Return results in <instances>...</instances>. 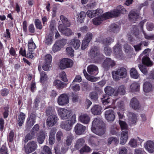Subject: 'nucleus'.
Listing matches in <instances>:
<instances>
[{"mask_svg":"<svg viewBox=\"0 0 154 154\" xmlns=\"http://www.w3.org/2000/svg\"><path fill=\"white\" fill-rule=\"evenodd\" d=\"M139 13L136 10H131L128 15L129 19L130 21L134 23L139 18Z\"/></svg>","mask_w":154,"mask_h":154,"instance_id":"2eb2a0df","label":"nucleus"},{"mask_svg":"<svg viewBox=\"0 0 154 154\" xmlns=\"http://www.w3.org/2000/svg\"><path fill=\"white\" fill-rule=\"evenodd\" d=\"M45 112L47 116H51V115H56L55 114V110L54 108L52 107H48L46 109Z\"/></svg>","mask_w":154,"mask_h":154,"instance_id":"a19ab883","label":"nucleus"},{"mask_svg":"<svg viewBox=\"0 0 154 154\" xmlns=\"http://www.w3.org/2000/svg\"><path fill=\"white\" fill-rule=\"evenodd\" d=\"M28 51L27 52V56L31 59H32L34 57L33 53V50L35 48V45L32 39H30L28 44Z\"/></svg>","mask_w":154,"mask_h":154,"instance_id":"9d476101","label":"nucleus"},{"mask_svg":"<svg viewBox=\"0 0 154 154\" xmlns=\"http://www.w3.org/2000/svg\"><path fill=\"white\" fill-rule=\"evenodd\" d=\"M85 140L82 138H80L77 139L76 142L74 147L77 149H79L85 145Z\"/></svg>","mask_w":154,"mask_h":154,"instance_id":"b1692460","label":"nucleus"},{"mask_svg":"<svg viewBox=\"0 0 154 154\" xmlns=\"http://www.w3.org/2000/svg\"><path fill=\"white\" fill-rule=\"evenodd\" d=\"M58 29L61 33L66 36H69L72 34V30L68 28H63L62 25H60L58 27Z\"/></svg>","mask_w":154,"mask_h":154,"instance_id":"a211bd4d","label":"nucleus"},{"mask_svg":"<svg viewBox=\"0 0 154 154\" xmlns=\"http://www.w3.org/2000/svg\"><path fill=\"white\" fill-rule=\"evenodd\" d=\"M143 63L147 66H151L152 65V62L151 61L149 58L147 56H144L142 60Z\"/></svg>","mask_w":154,"mask_h":154,"instance_id":"4c0bfd02","label":"nucleus"},{"mask_svg":"<svg viewBox=\"0 0 154 154\" xmlns=\"http://www.w3.org/2000/svg\"><path fill=\"white\" fill-rule=\"evenodd\" d=\"M119 123L122 130L127 129L128 126L125 122L119 120Z\"/></svg>","mask_w":154,"mask_h":154,"instance_id":"864d4df0","label":"nucleus"},{"mask_svg":"<svg viewBox=\"0 0 154 154\" xmlns=\"http://www.w3.org/2000/svg\"><path fill=\"white\" fill-rule=\"evenodd\" d=\"M69 102V97L68 95L65 94H61L57 100V103L58 104L61 106H63L67 104Z\"/></svg>","mask_w":154,"mask_h":154,"instance_id":"ddd939ff","label":"nucleus"},{"mask_svg":"<svg viewBox=\"0 0 154 154\" xmlns=\"http://www.w3.org/2000/svg\"><path fill=\"white\" fill-rule=\"evenodd\" d=\"M73 63V61L71 59L68 58H63L60 61L59 67L61 69H64L71 67Z\"/></svg>","mask_w":154,"mask_h":154,"instance_id":"39448f33","label":"nucleus"},{"mask_svg":"<svg viewBox=\"0 0 154 154\" xmlns=\"http://www.w3.org/2000/svg\"><path fill=\"white\" fill-rule=\"evenodd\" d=\"M91 130L93 132L96 134V118H95L92 122Z\"/></svg>","mask_w":154,"mask_h":154,"instance_id":"052dcab7","label":"nucleus"},{"mask_svg":"<svg viewBox=\"0 0 154 154\" xmlns=\"http://www.w3.org/2000/svg\"><path fill=\"white\" fill-rule=\"evenodd\" d=\"M128 122L130 125H135L137 121V116L135 114L129 112L128 114Z\"/></svg>","mask_w":154,"mask_h":154,"instance_id":"dca6fc26","label":"nucleus"},{"mask_svg":"<svg viewBox=\"0 0 154 154\" xmlns=\"http://www.w3.org/2000/svg\"><path fill=\"white\" fill-rule=\"evenodd\" d=\"M115 65V63L114 60L110 58H108L105 60L103 63V66L104 68H108L110 66L112 67Z\"/></svg>","mask_w":154,"mask_h":154,"instance_id":"aec40b11","label":"nucleus"},{"mask_svg":"<svg viewBox=\"0 0 154 154\" xmlns=\"http://www.w3.org/2000/svg\"><path fill=\"white\" fill-rule=\"evenodd\" d=\"M113 51L116 57L119 58L122 54L121 47L119 44H117L113 48Z\"/></svg>","mask_w":154,"mask_h":154,"instance_id":"4be33fe9","label":"nucleus"},{"mask_svg":"<svg viewBox=\"0 0 154 154\" xmlns=\"http://www.w3.org/2000/svg\"><path fill=\"white\" fill-rule=\"evenodd\" d=\"M92 37V34L91 32H88L86 35L85 39L82 41L81 46L82 50H84L87 48Z\"/></svg>","mask_w":154,"mask_h":154,"instance_id":"f8f14e48","label":"nucleus"},{"mask_svg":"<svg viewBox=\"0 0 154 154\" xmlns=\"http://www.w3.org/2000/svg\"><path fill=\"white\" fill-rule=\"evenodd\" d=\"M140 85L136 82H134L130 86L131 91L132 92L138 91L139 90Z\"/></svg>","mask_w":154,"mask_h":154,"instance_id":"c9c22d12","label":"nucleus"},{"mask_svg":"<svg viewBox=\"0 0 154 154\" xmlns=\"http://www.w3.org/2000/svg\"><path fill=\"white\" fill-rule=\"evenodd\" d=\"M40 82L42 83H44L47 80L48 76L47 74L45 72L42 71L40 73Z\"/></svg>","mask_w":154,"mask_h":154,"instance_id":"c03bdc74","label":"nucleus"},{"mask_svg":"<svg viewBox=\"0 0 154 154\" xmlns=\"http://www.w3.org/2000/svg\"><path fill=\"white\" fill-rule=\"evenodd\" d=\"M58 113L63 120L68 119L71 116V111L63 108L59 109L58 110Z\"/></svg>","mask_w":154,"mask_h":154,"instance_id":"0eeeda50","label":"nucleus"},{"mask_svg":"<svg viewBox=\"0 0 154 154\" xmlns=\"http://www.w3.org/2000/svg\"><path fill=\"white\" fill-rule=\"evenodd\" d=\"M44 152H41V154H52L50 148L47 146H45L43 148Z\"/></svg>","mask_w":154,"mask_h":154,"instance_id":"13d9d810","label":"nucleus"},{"mask_svg":"<svg viewBox=\"0 0 154 154\" xmlns=\"http://www.w3.org/2000/svg\"><path fill=\"white\" fill-rule=\"evenodd\" d=\"M130 106L134 109H136L139 107V103L138 100L135 98H132L131 100Z\"/></svg>","mask_w":154,"mask_h":154,"instance_id":"a878e982","label":"nucleus"},{"mask_svg":"<svg viewBox=\"0 0 154 154\" xmlns=\"http://www.w3.org/2000/svg\"><path fill=\"white\" fill-rule=\"evenodd\" d=\"M60 18L64 26L66 27H69L71 25L70 22L63 15H61Z\"/></svg>","mask_w":154,"mask_h":154,"instance_id":"473e14b6","label":"nucleus"},{"mask_svg":"<svg viewBox=\"0 0 154 154\" xmlns=\"http://www.w3.org/2000/svg\"><path fill=\"white\" fill-rule=\"evenodd\" d=\"M54 85L57 89H60L66 87L67 84L62 82L59 80H56L54 81Z\"/></svg>","mask_w":154,"mask_h":154,"instance_id":"bb28decb","label":"nucleus"},{"mask_svg":"<svg viewBox=\"0 0 154 154\" xmlns=\"http://www.w3.org/2000/svg\"><path fill=\"white\" fill-rule=\"evenodd\" d=\"M14 133L12 130H11L8 137V140L10 143L12 142L14 140Z\"/></svg>","mask_w":154,"mask_h":154,"instance_id":"bf43d9fd","label":"nucleus"},{"mask_svg":"<svg viewBox=\"0 0 154 154\" xmlns=\"http://www.w3.org/2000/svg\"><path fill=\"white\" fill-rule=\"evenodd\" d=\"M34 23L36 29L41 30L42 29L43 26L41 21L39 19H35V20Z\"/></svg>","mask_w":154,"mask_h":154,"instance_id":"a18cd8bd","label":"nucleus"},{"mask_svg":"<svg viewBox=\"0 0 154 154\" xmlns=\"http://www.w3.org/2000/svg\"><path fill=\"white\" fill-rule=\"evenodd\" d=\"M91 151V149L88 146L86 145H84L82 148L80 149L79 151L81 154H82L84 152H90Z\"/></svg>","mask_w":154,"mask_h":154,"instance_id":"3c124183","label":"nucleus"},{"mask_svg":"<svg viewBox=\"0 0 154 154\" xmlns=\"http://www.w3.org/2000/svg\"><path fill=\"white\" fill-rule=\"evenodd\" d=\"M119 30V26L115 23L111 24L109 26L108 31L111 32L117 33Z\"/></svg>","mask_w":154,"mask_h":154,"instance_id":"c756f323","label":"nucleus"},{"mask_svg":"<svg viewBox=\"0 0 154 154\" xmlns=\"http://www.w3.org/2000/svg\"><path fill=\"white\" fill-rule=\"evenodd\" d=\"M70 44L71 46L74 48L75 49H78L80 46L81 42L80 40L77 38L72 39Z\"/></svg>","mask_w":154,"mask_h":154,"instance_id":"393cba45","label":"nucleus"},{"mask_svg":"<svg viewBox=\"0 0 154 154\" xmlns=\"http://www.w3.org/2000/svg\"><path fill=\"white\" fill-rule=\"evenodd\" d=\"M53 37L52 34L50 33L46 34L45 38V44L48 45H51L52 43Z\"/></svg>","mask_w":154,"mask_h":154,"instance_id":"e433bc0d","label":"nucleus"},{"mask_svg":"<svg viewBox=\"0 0 154 154\" xmlns=\"http://www.w3.org/2000/svg\"><path fill=\"white\" fill-rule=\"evenodd\" d=\"M39 129V126L38 124H36L35 125L31 131L32 132H33L36 135L37 134L38 132Z\"/></svg>","mask_w":154,"mask_h":154,"instance_id":"0e129e2a","label":"nucleus"},{"mask_svg":"<svg viewBox=\"0 0 154 154\" xmlns=\"http://www.w3.org/2000/svg\"><path fill=\"white\" fill-rule=\"evenodd\" d=\"M7 149L5 146L3 145L0 149V152L2 154H8Z\"/></svg>","mask_w":154,"mask_h":154,"instance_id":"774afa93","label":"nucleus"},{"mask_svg":"<svg viewBox=\"0 0 154 154\" xmlns=\"http://www.w3.org/2000/svg\"><path fill=\"white\" fill-rule=\"evenodd\" d=\"M138 67L141 72L144 74H146L147 72V69L146 66L142 65H138Z\"/></svg>","mask_w":154,"mask_h":154,"instance_id":"6e6d98bb","label":"nucleus"},{"mask_svg":"<svg viewBox=\"0 0 154 154\" xmlns=\"http://www.w3.org/2000/svg\"><path fill=\"white\" fill-rule=\"evenodd\" d=\"M105 93L109 95H112L114 92V89L110 86H107L105 89Z\"/></svg>","mask_w":154,"mask_h":154,"instance_id":"09e8293b","label":"nucleus"},{"mask_svg":"<svg viewBox=\"0 0 154 154\" xmlns=\"http://www.w3.org/2000/svg\"><path fill=\"white\" fill-rule=\"evenodd\" d=\"M89 56L91 59H93L96 56V46L92 47L89 53Z\"/></svg>","mask_w":154,"mask_h":154,"instance_id":"79ce46f5","label":"nucleus"},{"mask_svg":"<svg viewBox=\"0 0 154 154\" xmlns=\"http://www.w3.org/2000/svg\"><path fill=\"white\" fill-rule=\"evenodd\" d=\"M60 77L61 79L65 82H67L68 80L66 77V73L64 71H63L60 73Z\"/></svg>","mask_w":154,"mask_h":154,"instance_id":"338daca9","label":"nucleus"},{"mask_svg":"<svg viewBox=\"0 0 154 154\" xmlns=\"http://www.w3.org/2000/svg\"><path fill=\"white\" fill-rule=\"evenodd\" d=\"M37 147V142L31 141L24 146V151L26 154H29L35 151Z\"/></svg>","mask_w":154,"mask_h":154,"instance_id":"423d86ee","label":"nucleus"},{"mask_svg":"<svg viewBox=\"0 0 154 154\" xmlns=\"http://www.w3.org/2000/svg\"><path fill=\"white\" fill-rule=\"evenodd\" d=\"M36 115L32 113L27 118L26 123V127L27 129L31 128L36 122Z\"/></svg>","mask_w":154,"mask_h":154,"instance_id":"1a4fd4ad","label":"nucleus"},{"mask_svg":"<svg viewBox=\"0 0 154 154\" xmlns=\"http://www.w3.org/2000/svg\"><path fill=\"white\" fill-rule=\"evenodd\" d=\"M152 85L148 82H146L143 85V90L145 92H148L151 91Z\"/></svg>","mask_w":154,"mask_h":154,"instance_id":"2f4dec72","label":"nucleus"},{"mask_svg":"<svg viewBox=\"0 0 154 154\" xmlns=\"http://www.w3.org/2000/svg\"><path fill=\"white\" fill-rule=\"evenodd\" d=\"M36 134L30 131V132L27 134L25 136L24 142L27 143L29 140H30L35 137Z\"/></svg>","mask_w":154,"mask_h":154,"instance_id":"58836bf2","label":"nucleus"},{"mask_svg":"<svg viewBox=\"0 0 154 154\" xmlns=\"http://www.w3.org/2000/svg\"><path fill=\"white\" fill-rule=\"evenodd\" d=\"M9 93V91L6 88H4L2 89L1 91L0 94L2 97H5L7 96Z\"/></svg>","mask_w":154,"mask_h":154,"instance_id":"e2e57ef3","label":"nucleus"},{"mask_svg":"<svg viewBox=\"0 0 154 154\" xmlns=\"http://www.w3.org/2000/svg\"><path fill=\"white\" fill-rule=\"evenodd\" d=\"M45 138V132L43 131L40 132L37 137V141L39 144H42L44 142Z\"/></svg>","mask_w":154,"mask_h":154,"instance_id":"7c9ffc66","label":"nucleus"},{"mask_svg":"<svg viewBox=\"0 0 154 154\" xmlns=\"http://www.w3.org/2000/svg\"><path fill=\"white\" fill-rule=\"evenodd\" d=\"M106 119L108 122H112L115 119V116L114 112L112 113L110 115H105Z\"/></svg>","mask_w":154,"mask_h":154,"instance_id":"5fc2aeb1","label":"nucleus"},{"mask_svg":"<svg viewBox=\"0 0 154 154\" xmlns=\"http://www.w3.org/2000/svg\"><path fill=\"white\" fill-rule=\"evenodd\" d=\"M113 41V37H108L106 39H104L102 42L105 45H109Z\"/></svg>","mask_w":154,"mask_h":154,"instance_id":"de8ad7c7","label":"nucleus"},{"mask_svg":"<svg viewBox=\"0 0 154 154\" xmlns=\"http://www.w3.org/2000/svg\"><path fill=\"white\" fill-rule=\"evenodd\" d=\"M143 33L146 39L149 40H154V34H147L144 31H143Z\"/></svg>","mask_w":154,"mask_h":154,"instance_id":"603ef678","label":"nucleus"},{"mask_svg":"<svg viewBox=\"0 0 154 154\" xmlns=\"http://www.w3.org/2000/svg\"><path fill=\"white\" fill-rule=\"evenodd\" d=\"M10 107L9 105L7 104L4 107V111L3 113V117L5 119L6 118L8 117L9 115V109Z\"/></svg>","mask_w":154,"mask_h":154,"instance_id":"8fccbe9b","label":"nucleus"},{"mask_svg":"<svg viewBox=\"0 0 154 154\" xmlns=\"http://www.w3.org/2000/svg\"><path fill=\"white\" fill-rule=\"evenodd\" d=\"M76 121V116L74 115L69 120L61 122L60 125V128L66 131H69L72 129L73 125Z\"/></svg>","mask_w":154,"mask_h":154,"instance_id":"f03ea898","label":"nucleus"},{"mask_svg":"<svg viewBox=\"0 0 154 154\" xmlns=\"http://www.w3.org/2000/svg\"><path fill=\"white\" fill-rule=\"evenodd\" d=\"M126 10L121 5L118 6L116 9L113 11L106 13L103 15V16L101 17L103 19L105 18H109L113 17H117L120 14H124L126 13Z\"/></svg>","mask_w":154,"mask_h":154,"instance_id":"f257e3e1","label":"nucleus"},{"mask_svg":"<svg viewBox=\"0 0 154 154\" xmlns=\"http://www.w3.org/2000/svg\"><path fill=\"white\" fill-rule=\"evenodd\" d=\"M130 74L132 78L135 79H137L139 75L136 70L134 68H132L130 70Z\"/></svg>","mask_w":154,"mask_h":154,"instance_id":"37998d69","label":"nucleus"},{"mask_svg":"<svg viewBox=\"0 0 154 154\" xmlns=\"http://www.w3.org/2000/svg\"><path fill=\"white\" fill-rule=\"evenodd\" d=\"M67 41L64 39L57 41L53 46V51L55 53L60 51L66 45Z\"/></svg>","mask_w":154,"mask_h":154,"instance_id":"6e6552de","label":"nucleus"},{"mask_svg":"<svg viewBox=\"0 0 154 154\" xmlns=\"http://www.w3.org/2000/svg\"><path fill=\"white\" fill-rule=\"evenodd\" d=\"M86 129V127L80 123H77L74 128V131L77 135L83 134Z\"/></svg>","mask_w":154,"mask_h":154,"instance_id":"9b49d317","label":"nucleus"},{"mask_svg":"<svg viewBox=\"0 0 154 154\" xmlns=\"http://www.w3.org/2000/svg\"><path fill=\"white\" fill-rule=\"evenodd\" d=\"M87 70L88 73L93 74V72L96 70V66L93 65H90L87 67Z\"/></svg>","mask_w":154,"mask_h":154,"instance_id":"49530a36","label":"nucleus"},{"mask_svg":"<svg viewBox=\"0 0 154 154\" xmlns=\"http://www.w3.org/2000/svg\"><path fill=\"white\" fill-rule=\"evenodd\" d=\"M128 138V131H122L121 134L120 143L122 145L125 144L126 143Z\"/></svg>","mask_w":154,"mask_h":154,"instance_id":"5701e85b","label":"nucleus"},{"mask_svg":"<svg viewBox=\"0 0 154 154\" xmlns=\"http://www.w3.org/2000/svg\"><path fill=\"white\" fill-rule=\"evenodd\" d=\"M103 11L102 9H97V15H99L98 17H97V25H99L101 23L102 21L104 20H106L107 18H106L104 19H103L101 17L103 16V15L104 14H103L102 15L103 13ZM106 13H105V14Z\"/></svg>","mask_w":154,"mask_h":154,"instance_id":"cd10ccee","label":"nucleus"},{"mask_svg":"<svg viewBox=\"0 0 154 154\" xmlns=\"http://www.w3.org/2000/svg\"><path fill=\"white\" fill-rule=\"evenodd\" d=\"M139 140L140 142H142L143 140L139 137L135 139L134 138L131 139L129 141L128 144L131 147L135 148L137 147V141Z\"/></svg>","mask_w":154,"mask_h":154,"instance_id":"c85d7f7f","label":"nucleus"},{"mask_svg":"<svg viewBox=\"0 0 154 154\" xmlns=\"http://www.w3.org/2000/svg\"><path fill=\"white\" fill-rule=\"evenodd\" d=\"M90 120L89 116L86 114H81L79 117V121L84 124H88Z\"/></svg>","mask_w":154,"mask_h":154,"instance_id":"6ab92c4d","label":"nucleus"},{"mask_svg":"<svg viewBox=\"0 0 154 154\" xmlns=\"http://www.w3.org/2000/svg\"><path fill=\"white\" fill-rule=\"evenodd\" d=\"M83 73L85 77L88 80L92 82H94L96 80V77H94L88 75L85 69L83 70Z\"/></svg>","mask_w":154,"mask_h":154,"instance_id":"ea45409f","label":"nucleus"},{"mask_svg":"<svg viewBox=\"0 0 154 154\" xmlns=\"http://www.w3.org/2000/svg\"><path fill=\"white\" fill-rule=\"evenodd\" d=\"M67 54L71 57L74 56V51L72 48L70 47H68L66 49Z\"/></svg>","mask_w":154,"mask_h":154,"instance_id":"680f3d73","label":"nucleus"},{"mask_svg":"<svg viewBox=\"0 0 154 154\" xmlns=\"http://www.w3.org/2000/svg\"><path fill=\"white\" fill-rule=\"evenodd\" d=\"M86 14L84 11H81L78 14L77 18V21L78 22L82 23L84 22V19L86 17Z\"/></svg>","mask_w":154,"mask_h":154,"instance_id":"f704fd0d","label":"nucleus"},{"mask_svg":"<svg viewBox=\"0 0 154 154\" xmlns=\"http://www.w3.org/2000/svg\"><path fill=\"white\" fill-rule=\"evenodd\" d=\"M118 94L124 95L125 93V87L121 85L119 87L117 91Z\"/></svg>","mask_w":154,"mask_h":154,"instance_id":"4d7b16f0","label":"nucleus"},{"mask_svg":"<svg viewBox=\"0 0 154 154\" xmlns=\"http://www.w3.org/2000/svg\"><path fill=\"white\" fill-rule=\"evenodd\" d=\"M112 77L116 80L120 78H125L127 75L126 70L125 68H121L112 72Z\"/></svg>","mask_w":154,"mask_h":154,"instance_id":"7ed1b4c3","label":"nucleus"},{"mask_svg":"<svg viewBox=\"0 0 154 154\" xmlns=\"http://www.w3.org/2000/svg\"><path fill=\"white\" fill-rule=\"evenodd\" d=\"M26 117V115L24 113L22 112H20L17 119V124L19 127L22 126L24 123Z\"/></svg>","mask_w":154,"mask_h":154,"instance_id":"412c9836","label":"nucleus"},{"mask_svg":"<svg viewBox=\"0 0 154 154\" xmlns=\"http://www.w3.org/2000/svg\"><path fill=\"white\" fill-rule=\"evenodd\" d=\"M87 16L90 18H92L96 16V10L93 11H88L87 12Z\"/></svg>","mask_w":154,"mask_h":154,"instance_id":"69168bd1","label":"nucleus"},{"mask_svg":"<svg viewBox=\"0 0 154 154\" xmlns=\"http://www.w3.org/2000/svg\"><path fill=\"white\" fill-rule=\"evenodd\" d=\"M144 147L148 152L152 153L154 152V142L151 140L147 141L144 144Z\"/></svg>","mask_w":154,"mask_h":154,"instance_id":"f3484780","label":"nucleus"},{"mask_svg":"<svg viewBox=\"0 0 154 154\" xmlns=\"http://www.w3.org/2000/svg\"><path fill=\"white\" fill-rule=\"evenodd\" d=\"M97 118V135L99 136L104 134L105 131V125L101 117Z\"/></svg>","mask_w":154,"mask_h":154,"instance_id":"20e7f679","label":"nucleus"},{"mask_svg":"<svg viewBox=\"0 0 154 154\" xmlns=\"http://www.w3.org/2000/svg\"><path fill=\"white\" fill-rule=\"evenodd\" d=\"M74 139V137L73 134L71 133L68 134L66 140V144L68 146L70 145L72 143L73 140Z\"/></svg>","mask_w":154,"mask_h":154,"instance_id":"72a5a7b5","label":"nucleus"},{"mask_svg":"<svg viewBox=\"0 0 154 154\" xmlns=\"http://www.w3.org/2000/svg\"><path fill=\"white\" fill-rule=\"evenodd\" d=\"M57 119L56 115H53L49 116L47 119V125L49 127L53 126L57 123Z\"/></svg>","mask_w":154,"mask_h":154,"instance_id":"4468645a","label":"nucleus"}]
</instances>
